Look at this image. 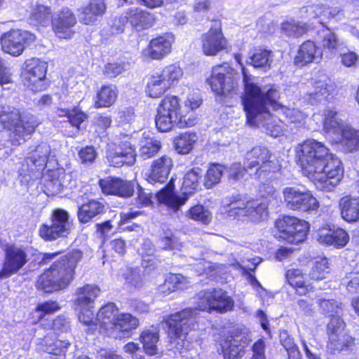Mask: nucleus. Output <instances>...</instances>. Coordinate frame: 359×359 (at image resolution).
Listing matches in <instances>:
<instances>
[{
  "label": "nucleus",
  "mask_w": 359,
  "mask_h": 359,
  "mask_svg": "<svg viewBox=\"0 0 359 359\" xmlns=\"http://www.w3.org/2000/svg\"><path fill=\"white\" fill-rule=\"evenodd\" d=\"M326 7L323 4H317L304 6L299 10L301 18L311 20L324 15V12L327 11Z\"/></svg>",
  "instance_id": "nucleus-54"
},
{
  "label": "nucleus",
  "mask_w": 359,
  "mask_h": 359,
  "mask_svg": "<svg viewBox=\"0 0 359 359\" xmlns=\"http://www.w3.org/2000/svg\"><path fill=\"white\" fill-rule=\"evenodd\" d=\"M334 90L333 82L330 79L324 77L323 79L314 82L313 90L307 93L304 99L312 105L317 104L328 100Z\"/></svg>",
  "instance_id": "nucleus-27"
},
{
  "label": "nucleus",
  "mask_w": 359,
  "mask_h": 359,
  "mask_svg": "<svg viewBox=\"0 0 359 359\" xmlns=\"http://www.w3.org/2000/svg\"><path fill=\"white\" fill-rule=\"evenodd\" d=\"M52 329L58 337L62 334H67L70 332L69 320L65 316H58L53 321Z\"/></svg>",
  "instance_id": "nucleus-59"
},
{
  "label": "nucleus",
  "mask_w": 359,
  "mask_h": 359,
  "mask_svg": "<svg viewBox=\"0 0 359 359\" xmlns=\"http://www.w3.org/2000/svg\"><path fill=\"white\" fill-rule=\"evenodd\" d=\"M95 320L109 337L118 339L129 337L132 331L139 326L137 318L129 313H119L114 303L101 307Z\"/></svg>",
  "instance_id": "nucleus-4"
},
{
  "label": "nucleus",
  "mask_w": 359,
  "mask_h": 359,
  "mask_svg": "<svg viewBox=\"0 0 359 359\" xmlns=\"http://www.w3.org/2000/svg\"><path fill=\"white\" fill-rule=\"evenodd\" d=\"M87 115L85 113L78 108H74L71 110L68 121L72 126L75 127L77 130H79L80 125L85 121Z\"/></svg>",
  "instance_id": "nucleus-62"
},
{
  "label": "nucleus",
  "mask_w": 359,
  "mask_h": 359,
  "mask_svg": "<svg viewBox=\"0 0 359 359\" xmlns=\"http://www.w3.org/2000/svg\"><path fill=\"white\" fill-rule=\"evenodd\" d=\"M225 168L219 164H212L207 170L204 185L207 189H210L220 182Z\"/></svg>",
  "instance_id": "nucleus-51"
},
{
  "label": "nucleus",
  "mask_w": 359,
  "mask_h": 359,
  "mask_svg": "<svg viewBox=\"0 0 359 359\" xmlns=\"http://www.w3.org/2000/svg\"><path fill=\"white\" fill-rule=\"evenodd\" d=\"M272 53L264 49H257L250 57V64L255 68L269 69L272 62Z\"/></svg>",
  "instance_id": "nucleus-48"
},
{
  "label": "nucleus",
  "mask_w": 359,
  "mask_h": 359,
  "mask_svg": "<svg viewBox=\"0 0 359 359\" xmlns=\"http://www.w3.org/2000/svg\"><path fill=\"white\" fill-rule=\"evenodd\" d=\"M172 167V161L168 156H163L155 160L147 175V181L152 184L165 183L168 180Z\"/></svg>",
  "instance_id": "nucleus-30"
},
{
  "label": "nucleus",
  "mask_w": 359,
  "mask_h": 359,
  "mask_svg": "<svg viewBox=\"0 0 359 359\" xmlns=\"http://www.w3.org/2000/svg\"><path fill=\"white\" fill-rule=\"evenodd\" d=\"M182 76V69L175 65L158 69L148 76L145 92L150 97L158 98L178 83Z\"/></svg>",
  "instance_id": "nucleus-11"
},
{
  "label": "nucleus",
  "mask_w": 359,
  "mask_h": 359,
  "mask_svg": "<svg viewBox=\"0 0 359 359\" xmlns=\"http://www.w3.org/2000/svg\"><path fill=\"white\" fill-rule=\"evenodd\" d=\"M316 239L323 245L342 248L347 244L349 236L346 231L341 228L336 229H323L317 232Z\"/></svg>",
  "instance_id": "nucleus-31"
},
{
  "label": "nucleus",
  "mask_w": 359,
  "mask_h": 359,
  "mask_svg": "<svg viewBox=\"0 0 359 359\" xmlns=\"http://www.w3.org/2000/svg\"><path fill=\"white\" fill-rule=\"evenodd\" d=\"M104 211V205L102 203L96 200H90L79 208L78 219L81 224H86L103 214Z\"/></svg>",
  "instance_id": "nucleus-39"
},
{
  "label": "nucleus",
  "mask_w": 359,
  "mask_h": 359,
  "mask_svg": "<svg viewBox=\"0 0 359 359\" xmlns=\"http://www.w3.org/2000/svg\"><path fill=\"white\" fill-rule=\"evenodd\" d=\"M69 345L70 343L67 339H55L48 335L45 336L39 344L44 352L55 356V359H65Z\"/></svg>",
  "instance_id": "nucleus-33"
},
{
  "label": "nucleus",
  "mask_w": 359,
  "mask_h": 359,
  "mask_svg": "<svg viewBox=\"0 0 359 359\" xmlns=\"http://www.w3.org/2000/svg\"><path fill=\"white\" fill-rule=\"evenodd\" d=\"M276 227L279 231V238L290 243L298 244L305 240L309 225L306 221L297 217L283 216L276 220Z\"/></svg>",
  "instance_id": "nucleus-14"
},
{
  "label": "nucleus",
  "mask_w": 359,
  "mask_h": 359,
  "mask_svg": "<svg viewBox=\"0 0 359 359\" xmlns=\"http://www.w3.org/2000/svg\"><path fill=\"white\" fill-rule=\"evenodd\" d=\"M94 306H83V308H75L78 311L79 320L86 325H97L98 323L94 318V313L92 309Z\"/></svg>",
  "instance_id": "nucleus-58"
},
{
  "label": "nucleus",
  "mask_w": 359,
  "mask_h": 359,
  "mask_svg": "<svg viewBox=\"0 0 359 359\" xmlns=\"http://www.w3.org/2000/svg\"><path fill=\"white\" fill-rule=\"evenodd\" d=\"M344 168L341 160L330 151L326 160L320 164V168L310 179L318 189L332 191L343 177Z\"/></svg>",
  "instance_id": "nucleus-10"
},
{
  "label": "nucleus",
  "mask_w": 359,
  "mask_h": 359,
  "mask_svg": "<svg viewBox=\"0 0 359 359\" xmlns=\"http://www.w3.org/2000/svg\"><path fill=\"white\" fill-rule=\"evenodd\" d=\"M129 23L137 31H141L151 27L155 18L151 13L136 7H132L127 10Z\"/></svg>",
  "instance_id": "nucleus-35"
},
{
  "label": "nucleus",
  "mask_w": 359,
  "mask_h": 359,
  "mask_svg": "<svg viewBox=\"0 0 359 359\" xmlns=\"http://www.w3.org/2000/svg\"><path fill=\"white\" fill-rule=\"evenodd\" d=\"M53 15L50 7L36 3L32 8L29 20L36 25L47 27L52 23Z\"/></svg>",
  "instance_id": "nucleus-40"
},
{
  "label": "nucleus",
  "mask_w": 359,
  "mask_h": 359,
  "mask_svg": "<svg viewBox=\"0 0 359 359\" xmlns=\"http://www.w3.org/2000/svg\"><path fill=\"white\" fill-rule=\"evenodd\" d=\"M329 263L326 258H321L315 262L312 267L309 276L313 280H322L325 278L329 272Z\"/></svg>",
  "instance_id": "nucleus-55"
},
{
  "label": "nucleus",
  "mask_w": 359,
  "mask_h": 359,
  "mask_svg": "<svg viewBox=\"0 0 359 359\" xmlns=\"http://www.w3.org/2000/svg\"><path fill=\"white\" fill-rule=\"evenodd\" d=\"M173 41L174 38L171 34L153 39L143 51V54L153 60H161L171 51Z\"/></svg>",
  "instance_id": "nucleus-28"
},
{
  "label": "nucleus",
  "mask_w": 359,
  "mask_h": 359,
  "mask_svg": "<svg viewBox=\"0 0 359 359\" xmlns=\"http://www.w3.org/2000/svg\"><path fill=\"white\" fill-rule=\"evenodd\" d=\"M287 208L293 210L311 212L316 210L319 203L311 192L303 187H287L283 191Z\"/></svg>",
  "instance_id": "nucleus-13"
},
{
  "label": "nucleus",
  "mask_w": 359,
  "mask_h": 359,
  "mask_svg": "<svg viewBox=\"0 0 359 359\" xmlns=\"http://www.w3.org/2000/svg\"><path fill=\"white\" fill-rule=\"evenodd\" d=\"M319 306L322 311L327 314L330 320L334 318H341V304L334 299H320Z\"/></svg>",
  "instance_id": "nucleus-50"
},
{
  "label": "nucleus",
  "mask_w": 359,
  "mask_h": 359,
  "mask_svg": "<svg viewBox=\"0 0 359 359\" xmlns=\"http://www.w3.org/2000/svg\"><path fill=\"white\" fill-rule=\"evenodd\" d=\"M242 73L245 85L243 107L247 121L251 126L262 127L271 137L280 136L283 132V124L279 118L271 114L270 104L266 97V88L261 89L252 82L250 75L243 67Z\"/></svg>",
  "instance_id": "nucleus-2"
},
{
  "label": "nucleus",
  "mask_w": 359,
  "mask_h": 359,
  "mask_svg": "<svg viewBox=\"0 0 359 359\" xmlns=\"http://www.w3.org/2000/svg\"><path fill=\"white\" fill-rule=\"evenodd\" d=\"M76 22L74 12L67 7H63L55 11L52 16V30L57 37L69 39L74 34L72 28Z\"/></svg>",
  "instance_id": "nucleus-20"
},
{
  "label": "nucleus",
  "mask_w": 359,
  "mask_h": 359,
  "mask_svg": "<svg viewBox=\"0 0 359 359\" xmlns=\"http://www.w3.org/2000/svg\"><path fill=\"white\" fill-rule=\"evenodd\" d=\"M249 339L244 335L229 336L222 340V351L224 359H241Z\"/></svg>",
  "instance_id": "nucleus-25"
},
{
  "label": "nucleus",
  "mask_w": 359,
  "mask_h": 359,
  "mask_svg": "<svg viewBox=\"0 0 359 359\" xmlns=\"http://www.w3.org/2000/svg\"><path fill=\"white\" fill-rule=\"evenodd\" d=\"M341 218L347 222H359V196L346 195L339 201Z\"/></svg>",
  "instance_id": "nucleus-32"
},
{
  "label": "nucleus",
  "mask_w": 359,
  "mask_h": 359,
  "mask_svg": "<svg viewBox=\"0 0 359 359\" xmlns=\"http://www.w3.org/2000/svg\"><path fill=\"white\" fill-rule=\"evenodd\" d=\"M234 302L222 289L202 291L198 294V308L185 309L169 315L162 323L165 325L169 337L175 343V348L182 353L183 348H188L189 341L186 340L189 332L198 319V311L215 310L220 313L231 310Z\"/></svg>",
  "instance_id": "nucleus-1"
},
{
  "label": "nucleus",
  "mask_w": 359,
  "mask_h": 359,
  "mask_svg": "<svg viewBox=\"0 0 359 359\" xmlns=\"http://www.w3.org/2000/svg\"><path fill=\"white\" fill-rule=\"evenodd\" d=\"M51 225L43 224L39 233L46 241H54L58 238L67 237L72 231L73 223L69 219L67 211L63 209H55L51 215Z\"/></svg>",
  "instance_id": "nucleus-16"
},
{
  "label": "nucleus",
  "mask_w": 359,
  "mask_h": 359,
  "mask_svg": "<svg viewBox=\"0 0 359 359\" xmlns=\"http://www.w3.org/2000/svg\"><path fill=\"white\" fill-rule=\"evenodd\" d=\"M202 100L198 94L193 93L189 94L186 100L184 101V114L188 113L189 111H193L201 104Z\"/></svg>",
  "instance_id": "nucleus-63"
},
{
  "label": "nucleus",
  "mask_w": 359,
  "mask_h": 359,
  "mask_svg": "<svg viewBox=\"0 0 359 359\" xmlns=\"http://www.w3.org/2000/svg\"><path fill=\"white\" fill-rule=\"evenodd\" d=\"M339 142L346 152L359 151V130L346 126L340 135Z\"/></svg>",
  "instance_id": "nucleus-42"
},
{
  "label": "nucleus",
  "mask_w": 359,
  "mask_h": 359,
  "mask_svg": "<svg viewBox=\"0 0 359 359\" xmlns=\"http://www.w3.org/2000/svg\"><path fill=\"white\" fill-rule=\"evenodd\" d=\"M142 342L145 353L149 355H154L158 353V342L159 341V334L158 331L144 330L141 334Z\"/></svg>",
  "instance_id": "nucleus-46"
},
{
  "label": "nucleus",
  "mask_w": 359,
  "mask_h": 359,
  "mask_svg": "<svg viewBox=\"0 0 359 359\" xmlns=\"http://www.w3.org/2000/svg\"><path fill=\"white\" fill-rule=\"evenodd\" d=\"M104 0H90L87 6L81 8V21L85 25H90L103 15L106 11Z\"/></svg>",
  "instance_id": "nucleus-36"
},
{
  "label": "nucleus",
  "mask_w": 359,
  "mask_h": 359,
  "mask_svg": "<svg viewBox=\"0 0 359 359\" xmlns=\"http://www.w3.org/2000/svg\"><path fill=\"white\" fill-rule=\"evenodd\" d=\"M266 97L271 107L276 111L279 115H284L292 123L301 122L304 119L305 115L300 110L295 108H287L278 102L279 92L275 88L266 89Z\"/></svg>",
  "instance_id": "nucleus-26"
},
{
  "label": "nucleus",
  "mask_w": 359,
  "mask_h": 359,
  "mask_svg": "<svg viewBox=\"0 0 359 359\" xmlns=\"http://www.w3.org/2000/svg\"><path fill=\"white\" fill-rule=\"evenodd\" d=\"M47 63L38 58L27 60L25 63L22 80L25 86L32 91H41L43 89V79L47 71Z\"/></svg>",
  "instance_id": "nucleus-19"
},
{
  "label": "nucleus",
  "mask_w": 359,
  "mask_h": 359,
  "mask_svg": "<svg viewBox=\"0 0 359 359\" xmlns=\"http://www.w3.org/2000/svg\"><path fill=\"white\" fill-rule=\"evenodd\" d=\"M100 292L98 286L93 284H86L78 287L75 292L76 297L74 301L75 308L94 306L95 300Z\"/></svg>",
  "instance_id": "nucleus-34"
},
{
  "label": "nucleus",
  "mask_w": 359,
  "mask_h": 359,
  "mask_svg": "<svg viewBox=\"0 0 359 359\" xmlns=\"http://www.w3.org/2000/svg\"><path fill=\"white\" fill-rule=\"evenodd\" d=\"M27 254L22 248L11 245L5 250V259L0 271V280L18 273L27 262Z\"/></svg>",
  "instance_id": "nucleus-21"
},
{
  "label": "nucleus",
  "mask_w": 359,
  "mask_h": 359,
  "mask_svg": "<svg viewBox=\"0 0 359 359\" xmlns=\"http://www.w3.org/2000/svg\"><path fill=\"white\" fill-rule=\"evenodd\" d=\"M344 284L346 285L347 290L355 293L359 291V270L354 271L346 274L343 280Z\"/></svg>",
  "instance_id": "nucleus-60"
},
{
  "label": "nucleus",
  "mask_w": 359,
  "mask_h": 359,
  "mask_svg": "<svg viewBox=\"0 0 359 359\" xmlns=\"http://www.w3.org/2000/svg\"><path fill=\"white\" fill-rule=\"evenodd\" d=\"M50 152V147L46 143H41L36 147L25 159L27 165L31 166L30 170L33 172L35 169L41 170L47 162Z\"/></svg>",
  "instance_id": "nucleus-38"
},
{
  "label": "nucleus",
  "mask_w": 359,
  "mask_h": 359,
  "mask_svg": "<svg viewBox=\"0 0 359 359\" xmlns=\"http://www.w3.org/2000/svg\"><path fill=\"white\" fill-rule=\"evenodd\" d=\"M125 71L123 64L118 62H111L107 64L103 69V73L106 77L112 79L116 77Z\"/></svg>",
  "instance_id": "nucleus-61"
},
{
  "label": "nucleus",
  "mask_w": 359,
  "mask_h": 359,
  "mask_svg": "<svg viewBox=\"0 0 359 359\" xmlns=\"http://www.w3.org/2000/svg\"><path fill=\"white\" fill-rule=\"evenodd\" d=\"M189 283V280L181 274H171L165 280L163 289L167 288L170 292L183 290Z\"/></svg>",
  "instance_id": "nucleus-53"
},
{
  "label": "nucleus",
  "mask_w": 359,
  "mask_h": 359,
  "mask_svg": "<svg viewBox=\"0 0 359 359\" xmlns=\"http://www.w3.org/2000/svg\"><path fill=\"white\" fill-rule=\"evenodd\" d=\"M327 329L330 349L341 351L353 343V338L345 332V323L341 318H334L330 320Z\"/></svg>",
  "instance_id": "nucleus-22"
},
{
  "label": "nucleus",
  "mask_w": 359,
  "mask_h": 359,
  "mask_svg": "<svg viewBox=\"0 0 359 359\" xmlns=\"http://www.w3.org/2000/svg\"><path fill=\"white\" fill-rule=\"evenodd\" d=\"M70 180L71 175L63 170L49 171L43 177L44 191L48 196H55L69 186Z\"/></svg>",
  "instance_id": "nucleus-29"
},
{
  "label": "nucleus",
  "mask_w": 359,
  "mask_h": 359,
  "mask_svg": "<svg viewBox=\"0 0 359 359\" xmlns=\"http://www.w3.org/2000/svg\"><path fill=\"white\" fill-rule=\"evenodd\" d=\"M236 75V71L228 63H223L212 67L211 76L207 81L217 95H226L237 86Z\"/></svg>",
  "instance_id": "nucleus-15"
},
{
  "label": "nucleus",
  "mask_w": 359,
  "mask_h": 359,
  "mask_svg": "<svg viewBox=\"0 0 359 359\" xmlns=\"http://www.w3.org/2000/svg\"><path fill=\"white\" fill-rule=\"evenodd\" d=\"M34 40L35 36L28 31L12 29L1 36L0 43L5 53L19 56Z\"/></svg>",
  "instance_id": "nucleus-17"
},
{
  "label": "nucleus",
  "mask_w": 359,
  "mask_h": 359,
  "mask_svg": "<svg viewBox=\"0 0 359 359\" xmlns=\"http://www.w3.org/2000/svg\"><path fill=\"white\" fill-rule=\"evenodd\" d=\"M0 122L11 133L13 145H19L25 141V137L33 133L39 123L31 114H22L17 109L0 105Z\"/></svg>",
  "instance_id": "nucleus-6"
},
{
  "label": "nucleus",
  "mask_w": 359,
  "mask_h": 359,
  "mask_svg": "<svg viewBox=\"0 0 359 359\" xmlns=\"http://www.w3.org/2000/svg\"><path fill=\"white\" fill-rule=\"evenodd\" d=\"M100 186L106 194L128 198L135 192V183L120 178L107 177L100 180Z\"/></svg>",
  "instance_id": "nucleus-24"
},
{
  "label": "nucleus",
  "mask_w": 359,
  "mask_h": 359,
  "mask_svg": "<svg viewBox=\"0 0 359 359\" xmlns=\"http://www.w3.org/2000/svg\"><path fill=\"white\" fill-rule=\"evenodd\" d=\"M196 133H184L180 134L175 139V145L177 151L181 154L189 153L197 141Z\"/></svg>",
  "instance_id": "nucleus-45"
},
{
  "label": "nucleus",
  "mask_w": 359,
  "mask_h": 359,
  "mask_svg": "<svg viewBox=\"0 0 359 359\" xmlns=\"http://www.w3.org/2000/svg\"><path fill=\"white\" fill-rule=\"evenodd\" d=\"M321 56L322 52L315 43L308 40L299 46L294 62L297 65L304 66L320 58Z\"/></svg>",
  "instance_id": "nucleus-37"
},
{
  "label": "nucleus",
  "mask_w": 359,
  "mask_h": 359,
  "mask_svg": "<svg viewBox=\"0 0 359 359\" xmlns=\"http://www.w3.org/2000/svg\"><path fill=\"white\" fill-rule=\"evenodd\" d=\"M227 216L229 217H246L250 221L257 222L267 217L268 205L259 200H248L234 197L228 204Z\"/></svg>",
  "instance_id": "nucleus-12"
},
{
  "label": "nucleus",
  "mask_w": 359,
  "mask_h": 359,
  "mask_svg": "<svg viewBox=\"0 0 359 359\" xmlns=\"http://www.w3.org/2000/svg\"><path fill=\"white\" fill-rule=\"evenodd\" d=\"M189 219L208 224L212 219L211 212L202 205H196L191 208L185 215Z\"/></svg>",
  "instance_id": "nucleus-49"
},
{
  "label": "nucleus",
  "mask_w": 359,
  "mask_h": 359,
  "mask_svg": "<svg viewBox=\"0 0 359 359\" xmlns=\"http://www.w3.org/2000/svg\"><path fill=\"white\" fill-rule=\"evenodd\" d=\"M247 169L255 170L256 179L265 180L271 173L278 171L280 165L277 158L265 147H255L246 152L243 163Z\"/></svg>",
  "instance_id": "nucleus-9"
},
{
  "label": "nucleus",
  "mask_w": 359,
  "mask_h": 359,
  "mask_svg": "<svg viewBox=\"0 0 359 359\" xmlns=\"http://www.w3.org/2000/svg\"><path fill=\"white\" fill-rule=\"evenodd\" d=\"M158 246L163 250H180L182 244L177 236L172 233H165L158 241Z\"/></svg>",
  "instance_id": "nucleus-57"
},
{
  "label": "nucleus",
  "mask_w": 359,
  "mask_h": 359,
  "mask_svg": "<svg viewBox=\"0 0 359 359\" xmlns=\"http://www.w3.org/2000/svg\"><path fill=\"white\" fill-rule=\"evenodd\" d=\"M320 43L323 48L329 50H336L340 43L337 36L327 28H323L318 33Z\"/></svg>",
  "instance_id": "nucleus-52"
},
{
  "label": "nucleus",
  "mask_w": 359,
  "mask_h": 359,
  "mask_svg": "<svg viewBox=\"0 0 359 359\" xmlns=\"http://www.w3.org/2000/svg\"><path fill=\"white\" fill-rule=\"evenodd\" d=\"M82 258V252L74 250L55 262L38 278V290L50 293L66 288L74 278V270Z\"/></svg>",
  "instance_id": "nucleus-3"
},
{
  "label": "nucleus",
  "mask_w": 359,
  "mask_h": 359,
  "mask_svg": "<svg viewBox=\"0 0 359 359\" xmlns=\"http://www.w3.org/2000/svg\"><path fill=\"white\" fill-rule=\"evenodd\" d=\"M161 142L154 137H144L140 142L139 156L147 160L154 156L161 149Z\"/></svg>",
  "instance_id": "nucleus-44"
},
{
  "label": "nucleus",
  "mask_w": 359,
  "mask_h": 359,
  "mask_svg": "<svg viewBox=\"0 0 359 359\" xmlns=\"http://www.w3.org/2000/svg\"><path fill=\"white\" fill-rule=\"evenodd\" d=\"M330 149L322 142L313 139L304 141L296 149V158L304 175L311 179L326 160Z\"/></svg>",
  "instance_id": "nucleus-8"
},
{
  "label": "nucleus",
  "mask_w": 359,
  "mask_h": 359,
  "mask_svg": "<svg viewBox=\"0 0 359 359\" xmlns=\"http://www.w3.org/2000/svg\"><path fill=\"white\" fill-rule=\"evenodd\" d=\"M155 122L158 130L168 132L175 127L184 128L194 126L198 122V119L196 117L187 118L178 97L166 95L157 107Z\"/></svg>",
  "instance_id": "nucleus-5"
},
{
  "label": "nucleus",
  "mask_w": 359,
  "mask_h": 359,
  "mask_svg": "<svg viewBox=\"0 0 359 359\" xmlns=\"http://www.w3.org/2000/svg\"><path fill=\"white\" fill-rule=\"evenodd\" d=\"M79 156L83 164L91 163L96 158L97 153L93 147L88 146L79 151Z\"/></svg>",
  "instance_id": "nucleus-64"
},
{
  "label": "nucleus",
  "mask_w": 359,
  "mask_h": 359,
  "mask_svg": "<svg viewBox=\"0 0 359 359\" xmlns=\"http://www.w3.org/2000/svg\"><path fill=\"white\" fill-rule=\"evenodd\" d=\"M288 283L298 288H303L305 286V280L303 273L300 269H291L287 271L285 274Z\"/></svg>",
  "instance_id": "nucleus-56"
},
{
  "label": "nucleus",
  "mask_w": 359,
  "mask_h": 359,
  "mask_svg": "<svg viewBox=\"0 0 359 359\" xmlns=\"http://www.w3.org/2000/svg\"><path fill=\"white\" fill-rule=\"evenodd\" d=\"M202 177V170L194 168L187 171L183 178L182 195H176L173 192L174 186L169 182L167 186L161 189L156 195L158 201L165 204L174 212L180 210V207L185 204L189 196L192 194L199 187V180Z\"/></svg>",
  "instance_id": "nucleus-7"
},
{
  "label": "nucleus",
  "mask_w": 359,
  "mask_h": 359,
  "mask_svg": "<svg viewBox=\"0 0 359 359\" xmlns=\"http://www.w3.org/2000/svg\"><path fill=\"white\" fill-rule=\"evenodd\" d=\"M346 126H348L344 124L336 111L327 109L324 111L323 128L326 133L341 135Z\"/></svg>",
  "instance_id": "nucleus-41"
},
{
  "label": "nucleus",
  "mask_w": 359,
  "mask_h": 359,
  "mask_svg": "<svg viewBox=\"0 0 359 359\" xmlns=\"http://www.w3.org/2000/svg\"><path fill=\"white\" fill-rule=\"evenodd\" d=\"M136 156L135 148L127 140L109 144L106 154L108 163L117 168L125 165H133L135 163Z\"/></svg>",
  "instance_id": "nucleus-18"
},
{
  "label": "nucleus",
  "mask_w": 359,
  "mask_h": 359,
  "mask_svg": "<svg viewBox=\"0 0 359 359\" xmlns=\"http://www.w3.org/2000/svg\"><path fill=\"white\" fill-rule=\"evenodd\" d=\"M227 41L224 37L219 22H215L214 27L201 36V48L204 55L215 56L225 50Z\"/></svg>",
  "instance_id": "nucleus-23"
},
{
  "label": "nucleus",
  "mask_w": 359,
  "mask_h": 359,
  "mask_svg": "<svg viewBox=\"0 0 359 359\" xmlns=\"http://www.w3.org/2000/svg\"><path fill=\"white\" fill-rule=\"evenodd\" d=\"M118 96L117 88L115 86H104L97 93V100L95 102L96 108L109 107L116 100Z\"/></svg>",
  "instance_id": "nucleus-43"
},
{
  "label": "nucleus",
  "mask_w": 359,
  "mask_h": 359,
  "mask_svg": "<svg viewBox=\"0 0 359 359\" xmlns=\"http://www.w3.org/2000/svg\"><path fill=\"white\" fill-rule=\"evenodd\" d=\"M280 29L287 36L299 37L306 33L308 27L306 23L290 20L281 24Z\"/></svg>",
  "instance_id": "nucleus-47"
}]
</instances>
